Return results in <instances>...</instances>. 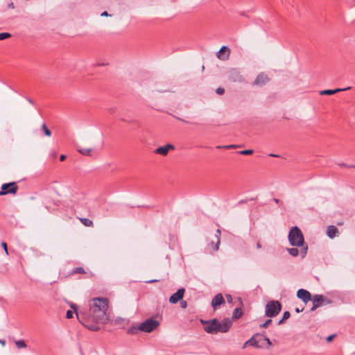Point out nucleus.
<instances>
[{
	"instance_id": "nucleus-1",
	"label": "nucleus",
	"mask_w": 355,
	"mask_h": 355,
	"mask_svg": "<svg viewBox=\"0 0 355 355\" xmlns=\"http://www.w3.org/2000/svg\"><path fill=\"white\" fill-rule=\"evenodd\" d=\"M109 300L106 297H96L89 302L88 311H80L77 313L78 321L86 328L92 331H98L99 322H105L107 319V311Z\"/></svg>"
},
{
	"instance_id": "nucleus-2",
	"label": "nucleus",
	"mask_w": 355,
	"mask_h": 355,
	"mask_svg": "<svg viewBox=\"0 0 355 355\" xmlns=\"http://www.w3.org/2000/svg\"><path fill=\"white\" fill-rule=\"evenodd\" d=\"M288 241L291 245L293 246H304V239L300 229L297 227H293L288 234Z\"/></svg>"
},
{
	"instance_id": "nucleus-3",
	"label": "nucleus",
	"mask_w": 355,
	"mask_h": 355,
	"mask_svg": "<svg viewBox=\"0 0 355 355\" xmlns=\"http://www.w3.org/2000/svg\"><path fill=\"white\" fill-rule=\"evenodd\" d=\"M159 326V322L154 319H148L140 324L138 327H133L129 330L132 334L137 332L138 330L144 332H150Z\"/></svg>"
},
{
	"instance_id": "nucleus-4",
	"label": "nucleus",
	"mask_w": 355,
	"mask_h": 355,
	"mask_svg": "<svg viewBox=\"0 0 355 355\" xmlns=\"http://www.w3.org/2000/svg\"><path fill=\"white\" fill-rule=\"evenodd\" d=\"M281 309L282 305L279 302L270 301L266 306V315L269 318L275 317L279 313Z\"/></svg>"
},
{
	"instance_id": "nucleus-5",
	"label": "nucleus",
	"mask_w": 355,
	"mask_h": 355,
	"mask_svg": "<svg viewBox=\"0 0 355 355\" xmlns=\"http://www.w3.org/2000/svg\"><path fill=\"white\" fill-rule=\"evenodd\" d=\"M263 342H267L268 345H271L269 338L264 337L263 336L260 334H256L253 336L250 339H249L247 342H245L243 347H245L248 345H249L259 348L262 347Z\"/></svg>"
},
{
	"instance_id": "nucleus-6",
	"label": "nucleus",
	"mask_w": 355,
	"mask_h": 355,
	"mask_svg": "<svg viewBox=\"0 0 355 355\" xmlns=\"http://www.w3.org/2000/svg\"><path fill=\"white\" fill-rule=\"evenodd\" d=\"M311 301L313 302V306L311 309V311H315L318 307L322 305H327L331 303V301L324 297L322 295H315L312 297Z\"/></svg>"
},
{
	"instance_id": "nucleus-7",
	"label": "nucleus",
	"mask_w": 355,
	"mask_h": 355,
	"mask_svg": "<svg viewBox=\"0 0 355 355\" xmlns=\"http://www.w3.org/2000/svg\"><path fill=\"white\" fill-rule=\"evenodd\" d=\"M18 191L17 182H11L3 184L1 187L0 196H6L8 194H16Z\"/></svg>"
},
{
	"instance_id": "nucleus-8",
	"label": "nucleus",
	"mask_w": 355,
	"mask_h": 355,
	"mask_svg": "<svg viewBox=\"0 0 355 355\" xmlns=\"http://www.w3.org/2000/svg\"><path fill=\"white\" fill-rule=\"evenodd\" d=\"M232 322L230 319H225L221 322H220L217 319L216 322V334L220 333H226L227 332L230 328L232 327Z\"/></svg>"
},
{
	"instance_id": "nucleus-9",
	"label": "nucleus",
	"mask_w": 355,
	"mask_h": 355,
	"mask_svg": "<svg viewBox=\"0 0 355 355\" xmlns=\"http://www.w3.org/2000/svg\"><path fill=\"white\" fill-rule=\"evenodd\" d=\"M200 322L203 324V329L207 333L210 334H216V319L210 320H200Z\"/></svg>"
},
{
	"instance_id": "nucleus-10",
	"label": "nucleus",
	"mask_w": 355,
	"mask_h": 355,
	"mask_svg": "<svg viewBox=\"0 0 355 355\" xmlns=\"http://www.w3.org/2000/svg\"><path fill=\"white\" fill-rule=\"evenodd\" d=\"M228 78L232 82H243L244 78L240 73V71L236 69H232L229 71Z\"/></svg>"
},
{
	"instance_id": "nucleus-11",
	"label": "nucleus",
	"mask_w": 355,
	"mask_h": 355,
	"mask_svg": "<svg viewBox=\"0 0 355 355\" xmlns=\"http://www.w3.org/2000/svg\"><path fill=\"white\" fill-rule=\"evenodd\" d=\"M287 250L292 257H297L300 254L301 257L304 258L307 254L308 246H302V248L300 250L296 248H288Z\"/></svg>"
},
{
	"instance_id": "nucleus-12",
	"label": "nucleus",
	"mask_w": 355,
	"mask_h": 355,
	"mask_svg": "<svg viewBox=\"0 0 355 355\" xmlns=\"http://www.w3.org/2000/svg\"><path fill=\"white\" fill-rule=\"evenodd\" d=\"M297 297L302 300L305 304L311 301L312 298L311 293L308 291L303 288H300L297 291Z\"/></svg>"
},
{
	"instance_id": "nucleus-13",
	"label": "nucleus",
	"mask_w": 355,
	"mask_h": 355,
	"mask_svg": "<svg viewBox=\"0 0 355 355\" xmlns=\"http://www.w3.org/2000/svg\"><path fill=\"white\" fill-rule=\"evenodd\" d=\"M225 302V300L223 295L221 293H218L214 297V298L211 300V306L214 310H216L220 305L224 304Z\"/></svg>"
},
{
	"instance_id": "nucleus-14",
	"label": "nucleus",
	"mask_w": 355,
	"mask_h": 355,
	"mask_svg": "<svg viewBox=\"0 0 355 355\" xmlns=\"http://www.w3.org/2000/svg\"><path fill=\"white\" fill-rule=\"evenodd\" d=\"M185 290L182 288L178 290V291L173 293L169 298V302L172 304H175L183 298Z\"/></svg>"
},
{
	"instance_id": "nucleus-15",
	"label": "nucleus",
	"mask_w": 355,
	"mask_h": 355,
	"mask_svg": "<svg viewBox=\"0 0 355 355\" xmlns=\"http://www.w3.org/2000/svg\"><path fill=\"white\" fill-rule=\"evenodd\" d=\"M175 146L172 144H166V146H161L155 150V153L163 156L167 155L170 150H174Z\"/></svg>"
},
{
	"instance_id": "nucleus-16",
	"label": "nucleus",
	"mask_w": 355,
	"mask_h": 355,
	"mask_svg": "<svg viewBox=\"0 0 355 355\" xmlns=\"http://www.w3.org/2000/svg\"><path fill=\"white\" fill-rule=\"evenodd\" d=\"M269 80V78L263 73H259L254 80L253 85L263 86Z\"/></svg>"
},
{
	"instance_id": "nucleus-17",
	"label": "nucleus",
	"mask_w": 355,
	"mask_h": 355,
	"mask_svg": "<svg viewBox=\"0 0 355 355\" xmlns=\"http://www.w3.org/2000/svg\"><path fill=\"white\" fill-rule=\"evenodd\" d=\"M230 55V49L225 46H223L220 48L219 51L218 52V58L220 60H227L229 58Z\"/></svg>"
},
{
	"instance_id": "nucleus-18",
	"label": "nucleus",
	"mask_w": 355,
	"mask_h": 355,
	"mask_svg": "<svg viewBox=\"0 0 355 355\" xmlns=\"http://www.w3.org/2000/svg\"><path fill=\"white\" fill-rule=\"evenodd\" d=\"M327 236L331 238V239H333L334 238L335 236H337V234H338V228L334 226V225H329L328 227H327Z\"/></svg>"
},
{
	"instance_id": "nucleus-19",
	"label": "nucleus",
	"mask_w": 355,
	"mask_h": 355,
	"mask_svg": "<svg viewBox=\"0 0 355 355\" xmlns=\"http://www.w3.org/2000/svg\"><path fill=\"white\" fill-rule=\"evenodd\" d=\"M350 87L345 88V89H326L322 90L320 92V95H332L337 92H341V91H346L349 89Z\"/></svg>"
},
{
	"instance_id": "nucleus-20",
	"label": "nucleus",
	"mask_w": 355,
	"mask_h": 355,
	"mask_svg": "<svg viewBox=\"0 0 355 355\" xmlns=\"http://www.w3.org/2000/svg\"><path fill=\"white\" fill-rule=\"evenodd\" d=\"M220 235H221V231L218 229L216 230V232L215 234V239H216V244H215V249H219V245L220 243Z\"/></svg>"
},
{
	"instance_id": "nucleus-21",
	"label": "nucleus",
	"mask_w": 355,
	"mask_h": 355,
	"mask_svg": "<svg viewBox=\"0 0 355 355\" xmlns=\"http://www.w3.org/2000/svg\"><path fill=\"white\" fill-rule=\"evenodd\" d=\"M216 239L209 241L207 243V250L210 253L217 251L218 249H215Z\"/></svg>"
},
{
	"instance_id": "nucleus-22",
	"label": "nucleus",
	"mask_w": 355,
	"mask_h": 355,
	"mask_svg": "<svg viewBox=\"0 0 355 355\" xmlns=\"http://www.w3.org/2000/svg\"><path fill=\"white\" fill-rule=\"evenodd\" d=\"M243 315V311L241 308H236L232 314V318L234 319L240 318Z\"/></svg>"
},
{
	"instance_id": "nucleus-23",
	"label": "nucleus",
	"mask_w": 355,
	"mask_h": 355,
	"mask_svg": "<svg viewBox=\"0 0 355 355\" xmlns=\"http://www.w3.org/2000/svg\"><path fill=\"white\" fill-rule=\"evenodd\" d=\"M80 220L86 227H92L93 225L92 220L89 218H80Z\"/></svg>"
},
{
	"instance_id": "nucleus-24",
	"label": "nucleus",
	"mask_w": 355,
	"mask_h": 355,
	"mask_svg": "<svg viewBox=\"0 0 355 355\" xmlns=\"http://www.w3.org/2000/svg\"><path fill=\"white\" fill-rule=\"evenodd\" d=\"M87 272L85 271V270L83 268V267H77V268H75L72 272H71V275H74V274H86Z\"/></svg>"
},
{
	"instance_id": "nucleus-25",
	"label": "nucleus",
	"mask_w": 355,
	"mask_h": 355,
	"mask_svg": "<svg viewBox=\"0 0 355 355\" xmlns=\"http://www.w3.org/2000/svg\"><path fill=\"white\" fill-rule=\"evenodd\" d=\"M78 151L83 155L92 156V149L91 148H81V149H78Z\"/></svg>"
},
{
	"instance_id": "nucleus-26",
	"label": "nucleus",
	"mask_w": 355,
	"mask_h": 355,
	"mask_svg": "<svg viewBox=\"0 0 355 355\" xmlns=\"http://www.w3.org/2000/svg\"><path fill=\"white\" fill-rule=\"evenodd\" d=\"M291 316L290 312L286 311L283 314V318L278 322V324H282L286 320L288 319Z\"/></svg>"
},
{
	"instance_id": "nucleus-27",
	"label": "nucleus",
	"mask_w": 355,
	"mask_h": 355,
	"mask_svg": "<svg viewBox=\"0 0 355 355\" xmlns=\"http://www.w3.org/2000/svg\"><path fill=\"white\" fill-rule=\"evenodd\" d=\"M15 345L17 348H25L26 347V345L25 342L22 340H16L15 341Z\"/></svg>"
},
{
	"instance_id": "nucleus-28",
	"label": "nucleus",
	"mask_w": 355,
	"mask_h": 355,
	"mask_svg": "<svg viewBox=\"0 0 355 355\" xmlns=\"http://www.w3.org/2000/svg\"><path fill=\"white\" fill-rule=\"evenodd\" d=\"M42 129L43 130L44 134L48 136V137H50L51 135V130L47 128V126L46 125V124H43L42 126Z\"/></svg>"
},
{
	"instance_id": "nucleus-29",
	"label": "nucleus",
	"mask_w": 355,
	"mask_h": 355,
	"mask_svg": "<svg viewBox=\"0 0 355 355\" xmlns=\"http://www.w3.org/2000/svg\"><path fill=\"white\" fill-rule=\"evenodd\" d=\"M11 37V35L8 33H0V40H3Z\"/></svg>"
},
{
	"instance_id": "nucleus-30",
	"label": "nucleus",
	"mask_w": 355,
	"mask_h": 355,
	"mask_svg": "<svg viewBox=\"0 0 355 355\" xmlns=\"http://www.w3.org/2000/svg\"><path fill=\"white\" fill-rule=\"evenodd\" d=\"M239 153L241 155H251L253 153V150H250V149L243 150L240 151Z\"/></svg>"
},
{
	"instance_id": "nucleus-31",
	"label": "nucleus",
	"mask_w": 355,
	"mask_h": 355,
	"mask_svg": "<svg viewBox=\"0 0 355 355\" xmlns=\"http://www.w3.org/2000/svg\"><path fill=\"white\" fill-rule=\"evenodd\" d=\"M271 322H272V320L271 319H268L263 324H261L260 327H262V328H266V327H268L270 325V324Z\"/></svg>"
},
{
	"instance_id": "nucleus-32",
	"label": "nucleus",
	"mask_w": 355,
	"mask_h": 355,
	"mask_svg": "<svg viewBox=\"0 0 355 355\" xmlns=\"http://www.w3.org/2000/svg\"><path fill=\"white\" fill-rule=\"evenodd\" d=\"M216 92L218 94L222 95L225 93V89L223 87H218L216 89Z\"/></svg>"
},
{
	"instance_id": "nucleus-33",
	"label": "nucleus",
	"mask_w": 355,
	"mask_h": 355,
	"mask_svg": "<svg viewBox=\"0 0 355 355\" xmlns=\"http://www.w3.org/2000/svg\"><path fill=\"white\" fill-rule=\"evenodd\" d=\"M73 311L69 310V311H67L66 317L67 318H69H69H73Z\"/></svg>"
},
{
	"instance_id": "nucleus-34",
	"label": "nucleus",
	"mask_w": 355,
	"mask_h": 355,
	"mask_svg": "<svg viewBox=\"0 0 355 355\" xmlns=\"http://www.w3.org/2000/svg\"><path fill=\"white\" fill-rule=\"evenodd\" d=\"M71 309L73 310V311L76 313V314L77 315V313H79L80 311H78V306L76 304H71Z\"/></svg>"
},
{
	"instance_id": "nucleus-35",
	"label": "nucleus",
	"mask_w": 355,
	"mask_h": 355,
	"mask_svg": "<svg viewBox=\"0 0 355 355\" xmlns=\"http://www.w3.org/2000/svg\"><path fill=\"white\" fill-rule=\"evenodd\" d=\"M1 246H2V247H3V248L4 249V250H5L6 253V254H8V248H7V244H6V243H5V242H2V243H1Z\"/></svg>"
},
{
	"instance_id": "nucleus-36",
	"label": "nucleus",
	"mask_w": 355,
	"mask_h": 355,
	"mask_svg": "<svg viewBox=\"0 0 355 355\" xmlns=\"http://www.w3.org/2000/svg\"><path fill=\"white\" fill-rule=\"evenodd\" d=\"M225 297H226L228 302L231 303L232 302V297L231 295L226 294Z\"/></svg>"
},
{
	"instance_id": "nucleus-37",
	"label": "nucleus",
	"mask_w": 355,
	"mask_h": 355,
	"mask_svg": "<svg viewBox=\"0 0 355 355\" xmlns=\"http://www.w3.org/2000/svg\"><path fill=\"white\" fill-rule=\"evenodd\" d=\"M336 336V335H331L327 338V341L330 342L333 340V338Z\"/></svg>"
},
{
	"instance_id": "nucleus-38",
	"label": "nucleus",
	"mask_w": 355,
	"mask_h": 355,
	"mask_svg": "<svg viewBox=\"0 0 355 355\" xmlns=\"http://www.w3.org/2000/svg\"><path fill=\"white\" fill-rule=\"evenodd\" d=\"M180 304L182 308H186L187 306V303L186 301H182Z\"/></svg>"
},
{
	"instance_id": "nucleus-39",
	"label": "nucleus",
	"mask_w": 355,
	"mask_h": 355,
	"mask_svg": "<svg viewBox=\"0 0 355 355\" xmlns=\"http://www.w3.org/2000/svg\"><path fill=\"white\" fill-rule=\"evenodd\" d=\"M8 7L9 8L14 9L15 8L14 3L12 2H10V3H8Z\"/></svg>"
},
{
	"instance_id": "nucleus-40",
	"label": "nucleus",
	"mask_w": 355,
	"mask_h": 355,
	"mask_svg": "<svg viewBox=\"0 0 355 355\" xmlns=\"http://www.w3.org/2000/svg\"><path fill=\"white\" fill-rule=\"evenodd\" d=\"M66 159V156L64 155H61L60 157V160L63 162Z\"/></svg>"
},
{
	"instance_id": "nucleus-41",
	"label": "nucleus",
	"mask_w": 355,
	"mask_h": 355,
	"mask_svg": "<svg viewBox=\"0 0 355 355\" xmlns=\"http://www.w3.org/2000/svg\"><path fill=\"white\" fill-rule=\"evenodd\" d=\"M257 248L258 249L261 248V243L259 241H257Z\"/></svg>"
},
{
	"instance_id": "nucleus-42",
	"label": "nucleus",
	"mask_w": 355,
	"mask_h": 355,
	"mask_svg": "<svg viewBox=\"0 0 355 355\" xmlns=\"http://www.w3.org/2000/svg\"><path fill=\"white\" fill-rule=\"evenodd\" d=\"M101 15L102 16H108V13L107 11H104L103 12H102Z\"/></svg>"
},
{
	"instance_id": "nucleus-43",
	"label": "nucleus",
	"mask_w": 355,
	"mask_h": 355,
	"mask_svg": "<svg viewBox=\"0 0 355 355\" xmlns=\"http://www.w3.org/2000/svg\"><path fill=\"white\" fill-rule=\"evenodd\" d=\"M295 311H296L297 313H300V312L302 311V310H300L299 308H297V309H295Z\"/></svg>"
},
{
	"instance_id": "nucleus-44",
	"label": "nucleus",
	"mask_w": 355,
	"mask_h": 355,
	"mask_svg": "<svg viewBox=\"0 0 355 355\" xmlns=\"http://www.w3.org/2000/svg\"><path fill=\"white\" fill-rule=\"evenodd\" d=\"M234 147H235V146H234V145H230V146H226V148H234Z\"/></svg>"
},
{
	"instance_id": "nucleus-45",
	"label": "nucleus",
	"mask_w": 355,
	"mask_h": 355,
	"mask_svg": "<svg viewBox=\"0 0 355 355\" xmlns=\"http://www.w3.org/2000/svg\"><path fill=\"white\" fill-rule=\"evenodd\" d=\"M179 120H180L181 121L184 122V123H188V121L184 120V119H178Z\"/></svg>"
},
{
	"instance_id": "nucleus-46",
	"label": "nucleus",
	"mask_w": 355,
	"mask_h": 355,
	"mask_svg": "<svg viewBox=\"0 0 355 355\" xmlns=\"http://www.w3.org/2000/svg\"><path fill=\"white\" fill-rule=\"evenodd\" d=\"M274 200L276 203H279V199H277V198H275Z\"/></svg>"
},
{
	"instance_id": "nucleus-47",
	"label": "nucleus",
	"mask_w": 355,
	"mask_h": 355,
	"mask_svg": "<svg viewBox=\"0 0 355 355\" xmlns=\"http://www.w3.org/2000/svg\"><path fill=\"white\" fill-rule=\"evenodd\" d=\"M0 343H1L3 345H5V341L0 340Z\"/></svg>"
},
{
	"instance_id": "nucleus-48",
	"label": "nucleus",
	"mask_w": 355,
	"mask_h": 355,
	"mask_svg": "<svg viewBox=\"0 0 355 355\" xmlns=\"http://www.w3.org/2000/svg\"><path fill=\"white\" fill-rule=\"evenodd\" d=\"M157 282V280H151L149 282L153 283V282Z\"/></svg>"
},
{
	"instance_id": "nucleus-49",
	"label": "nucleus",
	"mask_w": 355,
	"mask_h": 355,
	"mask_svg": "<svg viewBox=\"0 0 355 355\" xmlns=\"http://www.w3.org/2000/svg\"><path fill=\"white\" fill-rule=\"evenodd\" d=\"M271 155V156H272V157H277V155H273V154H272V155Z\"/></svg>"
}]
</instances>
